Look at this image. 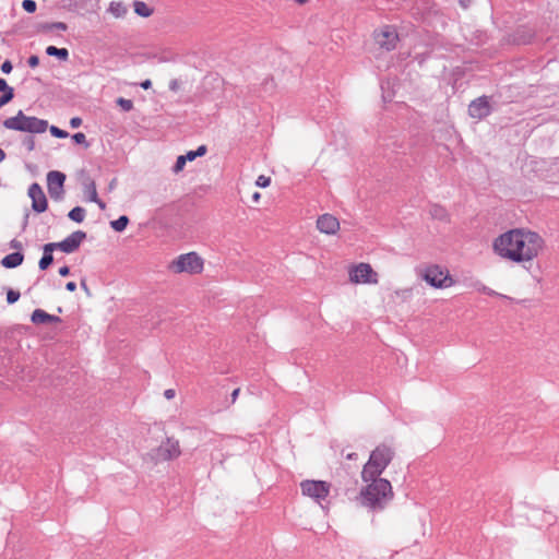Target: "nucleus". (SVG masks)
I'll return each mask as SVG.
<instances>
[{
	"mask_svg": "<svg viewBox=\"0 0 559 559\" xmlns=\"http://www.w3.org/2000/svg\"><path fill=\"white\" fill-rule=\"evenodd\" d=\"M349 281L354 284H377L379 282L377 272L369 263H358L349 269Z\"/></svg>",
	"mask_w": 559,
	"mask_h": 559,
	"instance_id": "6e6552de",
	"label": "nucleus"
},
{
	"mask_svg": "<svg viewBox=\"0 0 559 559\" xmlns=\"http://www.w3.org/2000/svg\"><path fill=\"white\" fill-rule=\"evenodd\" d=\"M432 217L438 219H445L448 217L447 211L439 205H433L430 211Z\"/></svg>",
	"mask_w": 559,
	"mask_h": 559,
	"instance_id": "393cba45",
	"label": "nucleus"
},
{
	"mask_svg": "<svg viewBox=\"0 0 559 559\" xmlns=\"http://www.w3.org/2000/svg\"><path fill=\"white\" fill-rule=\"evenodd\" d=\"M56 248L55 245H52V242L46 243L43 247V257L38 263L40 270H46L53 262L52 252Z\"/></svg>",
	"mask_w": 559,
	"mask_h": 559,
	"instance_id": "f3484780",
	"label": "nucleus"
},
{
	"mask_svg": "<svg viewBox=\"0 0 559 559\" xmlns=\"http://www.w3.org/2000/svg\"><path fill=\"white\" fill-rule=\"evenodd\" d=\"M59 274L61 276H68L70 274V269L69 266L64 265L62 267L59 269Z\"/></svg>",
	"mask_w": 559,
	"mask_h": 559,
	"instance_id": "de8ad7c7",
	"label": "nucleus"
},
{
	"mask_svg": "<svg viewBox=\"0 0 559 559\" xmlns=\"http://www.w3.org/2000/svg\"><path fill=\"white\" fill-rule=\"evenodd\" d=\"M23 145L27 148L28 152H32L35 148V140L33 136H26L23 140Z\"/></svg>",
	"mask_w": 559,
	"mask_h": 559,
	"instance_id": "72a5a7b5",
	"label": "nucleus"
},
{
	"mask_svg": "<svg viewBox=\"0 0 559 559\" xmlns=\"http://www.w3.org/2000/svg\"><path fill=\"white\" fill-rule=\"evenodd\" d=\"M73 140L78 144H86V136L84 133L79 132L73 135Z\"/></svg>",
	"mask_w": 559,
	"mask_h": 559,
	"instance_id": "c9c22d12",
	"label": "nucleus"
},
{
	"mask_svg": "<svg viewBox=\"0 0 559 559\" xmlns=\"http://www.w3.org/2000/svg\"><path fill=\"white\" fill-rule=\"evenodd\" d=\"M140 85L142 88L148 90L152 86V82H151V80H145Z\"/></svg>",
	"mask_w": 559,
	"mask_h": 559,
	"instance_id": "3c124183",
	"label": "nucleus"
},
{
	"mask_svg": "<svg viewBox=\"0 0 559 559\" xmlns=\"http://www.w3.org/2000/svg\"><path fill=\"white\" fill-rule=\"evenodd\" d=\"M394 450L385 444L378 445L369 456V460L364 465L360 476L361 477H381V474L389 466L394 457Z\"/></svg>",
	"mask_w": 559,
	"mask_h": 559,
	"instance_id": "7ed1b4c3",
	"label": "nucleus"
},
{
	"mask_svg": "<svg viewBox=\"0 0 559 559\" xmlns=\"http://www.w3.org/2000/svg\"><path fill=\"white\" fill-rule=\"evenodd\" d=\"M399 40V35L396 31L390 26H385L380 32L376 34V41L385 50L390 51L395 48L396 43Z\"/></svg>",
	"mask_w": 559,
	"mask_h": 559,
	"instance_id": "ddd939ff",
	"label": "nucleus"
},
{
	"mask_svg": "<svg viewBox=\"0 0 559 559\" xmlns=\"http://www.w3.org/2000/svg\"><path fill=\"white\" fill-rule=\"evenodd\" d=\"M22 8L28 12V13H33L36 11V8H37V4L34 0H24L22 2Z\"/></svg>",
	"mask_w": 559,
	"mask_h": 559,
	"instance_id": "bb28decb",
	"label": "nucleus"
},
{
	"mask_svg": "<svg viewBox=\"0 0 559 559\" xmlns=\"http://www.w3.org/2000/svg\"><path fill=\"white\" fill-rule=\"evenodd\" d=\"M330 484L323 480H304L300 483L302 495L321 503L330 493Z\"/></svg>",
	"mask_w": 559,
	"mask_h": 559,
	"instance_id": "1a4fd4ad",
	"label": "nucleus"
},
{
	"mask_svg": "<svg viewBox=\"0 0 559 559\" xmlns=\"http://www.w3.org/2000/svg\"><path fill=\"white\" fill-rule=\"evenodd\" d=\"M270 183H271L270 177H266V176H263V175L259 176L257 181H255V185L258 187H261V188H266V187L270 186Z\"/></svg>",
	"mask_w": 559,
	"mask_h": 559,
	"instance_id": "2f4dec72",
	"label": "nucleus"
},
{
	"mask_svg": "<svg viewBox=\"0 0 559 559\" xmlns=\"http://www.w3.org/2000/svg\"><path fill=\"white\" fill-rule=\"evenodd\" d=\"M424 280L435 288H448L454 284L449 272L439 265L428 266L424 273Z\"/></svg>",
	"mask_w": 559,
	"mask_h": 559,
	"instance_id": "0eeeda50",
	"label": "nucleus"
},
{
	"mask_svg": "<svg viewBox=\"0 0 559 559\" xmlns=\"http://www.w3.org/2000/svg\"><path fill=\"white\" fill-rule=\"evenodd\" d=\"M44 28L47 31H52V29L66 31L67 25L63 22H55V23L46 24L44 26Z\"/></svg>",
	"mask_w": 559,
	"mask_h": 559,
	"instance_id": "cd10ccee",
	"label": "nucleus"
},
{
	"mask_svg": "<svg viewBox=\"0 0 559 559\" xmlns=\"http://www.w3.org/2000/svg\"><path fill=\"white\" fill-rule=\"evenodd\" d=\"M317 228L323 234L335 235L340 229V222L334 215L326 213L318 217Z\"/></svg>",
	"mask_w": 559,
	"mask_h": 559,
	"instance_id": "2eb2a0df",
	"label": "nucleus"
},
{
	"mask_svg": "<svg viewBox=\"0 0 559 559\" xmlns=\"http://www.w3.org/2000/svg\"><path fill=\"white\" fill-rule=\"evenodd\" d=\"M545 246V239L540 234L520 227L507 230L495 238L492 250L503 260L526 264L537 259Z\"/></svg>",
	"mask_w": 559,
	"mask_h": 559,
	"instance_id": "f257e3e1",
	"label": "nucleus"
},
{
	"mask_svg": "<svg viewBox=\"0 0 559 559\" xmlns=\"http://www.w3.org/2000/svg\"><path fill=\"white\" fill-rule=\"evenodd\" d=\"M13 97L14 94H11L10 92L9 94H2V96L0 97V108L10 103L13 99Z\"/></svg>",
	"mask_w": 559,
	"mask_h": 559,
	"instance_id": "f704fd0d",
	"label": "nucleus"
},
{
	"mask_svg": "<svg viewBox=\"0 0 559 559\" xmlns=\"http://www.w3.org/2000/svg\"><path fill=\"white\" fill-rule=\"evenodd\" d=\"M10 247H11L12 249H15V250H21V249H22V242H21V241H19V240H16V239H13V240H11V242H10Z\"/></svg>",
	"mask_w": 559,
	"mask_h": 559,
	"instance_id": "37998d69",
	"label": "nucleus"
},
{
	"mask_svg": "<svg viewBox=\"0 0 559 559\" xmlns=\"http://www.w3.org/2000/svg\"><path fill=\"white\" fill-rule=\"evenodd\" d=\"M13 67H12V63L9 61V60H5L2 64H1V71L5 74H9L11 71H12Z\"/></svg>",
	"mask_w": 559,
	"mask_h": 559,
	"instance_id": "e433bc0d",
	"label": "nucleus"
},
{
	"mask_svg": "<svg viewBox=\"0 0 559 559\" xmlns=\"http://www.w3.org/2000/svg\"><path fill=\"white\" fill-rule=\"evenodd\" d=\"M46 53L48 56L57 57L60 60L66 61L69 57V51L66 48H57L56 46H48L46 48Z\"/></svg>",
	"mask_w": 559,
	"mask_h": 559,
	"instance_id": "aec40b11",
	"label": "nucleus"
},
{
	"mask_svg": "<svg viewBox=\"0 0 559 559\" xmlns=\"http://www.w3.org/2000/svg\"><path fill=\"white\" fill-rule=\"evenodd\" d=\"M117 105L121 107L123 111H130L133 109V103L130 99L119 97L117 99Z\"/></svg>",
	"mask_w": 559,
	"mask_h": 559,
	"instance_id": "a878e982",
	"label": "nucleus"
},
{
	"mask_svg": "<svg viewBox=\"0 0 559 559\" xmlns=\"http://www.w3.org/2000/svg\"><path fill=\"white\" fill-rule=\"evenodd\" d=\"M486 295L488 296H497V297H500V298H503V299H510V297L506 296V295H502L500 293H497L496 290L491 289L488 287L487 292L485 293Z\"/></svg>",
	"mask_w": 559,
	"mask_h": 559,
	"instance_id": "58836bf2",
	"label": "nucleus"
},
{
	"mask_svg": "<svg viewBox=\"0 0 559 559\" xmlns=\"http://www.w3.org/2000/svg\"><path fill=\"white\" fill-rule=\"evenodd\" d=\"M81 123H82V120L79 117H74L70 121V124H71L72 128H78V127L81 126Z\"/></svg>",
	"mask_w": 559,
	"mask_h": 559,
	"instance_id": "a18cd8bd",
	"label": "nucleus"
},
{
	"mask_svg": "<svg viewBox=\"0 0 559 559\" xmlns=\"http://www.w3.org/2000/svg\"><path fill=\"white\" fill-rule=\"evenodd\" d=\"M491 112L489 100L486 96L474 99L468 106V114L474 119H484Z\"/></svg>",
	"mask_w": 559,
	"mask_h": 559,
	"instance_id": "4468645a",
	"label": "nucleus"
},
{
	"mask_svg": "<svg viewBox=\"0 0 559 559\" xmlns=\"http://www.w3.org/2000/svg\"><path fill=\"white\" fill-rule=\"evenodd\" d=\"M175 395H176V392H175V390H174V389H167V390H165V392H164V396H165L167 400H171V399H174V397H175Z\"/></svg>",
	"mask_w": 559,
	"mask_h": 559,
	"instance_id": "c03bdc74",
	"label": "nucleus"
},
{
	"mask_svg": "<svg viewBox=\"0 0 559 559\" xmlns=\"http://www.w3.org/2000/svg\"><path fill=\"white\" fill-rule=\"evenodd\" d=\"M66 175L58 170H51L47 174V189L50 198L55 201L63 199Z\"/></svg>",
	"mask_w": 559,
	"mask_h": 559,
	"instance_id": "9d476101",
	"label": "nucleus"
},
{
	"mask_svg": "<svg viewBox=\"0 0 559 559\" xmlns=\"http://www.w3.org/2000/svg\"><path fill=\"white\" fill-rule=\"evenodd\" d=\"M239 392H240V389H235L233 392H231V402L235 403L238 395H239Z\"/></svg>",
	"mask_w": 559,
	"mask_h": 559,
	"instance_id": "603ef678",
	"label": "nucleus"
},
{
	"mask_svg": "<svg viewBox=\"0 0 559 559\" xmlns=\"http://www.w3.org/2000/svg\"><path fill=\"white\" fill-rule=\"evenodd\" d=\"M23 260L24 255L21 252H13L5 255L2 259L1 264L7 269H14L21 265L23 263Z\"/></svg>",
	"mask_w": 559,
	"mask_h": 559,
	"instance_id": "a211bd4d",
	"label": "nucleus"
},
{
	"mask_svg": "<svg viewBox=\"0 0 559 559\" xmlns=\"http://www.w3.org/2000/svg\"><path fill=\"white\" fill-rule=\"evenodd\" d=\"M169 270L176 274H199L203 270V260L195 252L183 253L169 264Z\"/></svg>",
	"mask_w": 559,
	"mask_h": 559,
	"instance_id": "39448f33",
	"label": "nucleus"
},
{
	"mask_svg": "<svg viewBox=\"0 0 559 559\" xmlns=\"http://www.w3.org/2000/svg\"><path fill=\"white\" fill-rule=\"evenodd\" d=\"M194 153L197 154V157L203 156L206 153V147L201 145L194 151Z\"/></svg>",
	"mask_w": 559,
	"mask_h": 559,
	"instance_id": "49530a36",
	"label": "nucleus"
},
{
	"mask_svg": "<svg viewBox=\"0 0 559 559\" xmlns=\"http://www.w3.org/2000/svg\"><path fill=\"white\" fill-rule=\"evenodd\" d=\"M27 62H28V66H29L31 68H35V67H37V66H38V63H39V59H38V57H37V56H31V57L28 58V61H27Z\"/></svg>",
	"mask_w": 559,
	"mask_h": 559,
	"instance_id": "ea45409f",
	"label": "nucleus"
},
{
	"mask_svg": "<svg viewBox=\"0 0 559 559\" xmlns=\"http://www.w3.org/2000/svg\"><path fill=\"white\" fill-rule=\"evenodd\" d=\"M49 130H50V133L53 136L59 138V139H64V138H67L69 135L67 131L61 130V129H59L58 127H55V126H51Z\"/></svg>",
	"mask_w": 559,
	"mask_h": 559,
	"instance_id": "7c9ffc66",
	"label": "nucleus"
},
{
	"mask_svg": "<svg viewBox=\"0 0 559 559\" xmlns=\"http://www.w3.org/2000/svg\"><path fill=\"white\" fill-rule=\"evenodd\" d=\"M28 197L32 199V209L36 213H43L47 210V198L41 187L37 182H34L29 186Z\"/></svg>",
	"mask_w": 559,
	"mask_h": 559,
	"instance_id": "f8f14e48",
	"label": "nucleus"
},
{
	"mask_svg": "<svg viewBox=\"0 0 559 559\" xmlns=\"http://www.w3.org/2000/svg\"><path fill=\"white\" fill-rule=\"evenodd\" d=\"M84 193L88 195V200L92 202V200H96L97 190L96 185L93 180H87L84 182Z\"/></svg>",
	"mask_w": 559,
	"mask_h": 559,
	"instance_id": "b1692460",
	"label": "nucleus"
},
{
	"mask_svg": "<svg viewBox=\"0 0 559 559\" xmlns=\"http://www.w3.org/2000/svg\"><path fill=\"white\" fill-rule=\"evenodd\" d=\"M260 198H261V194L259 192H254L253 195H252V200L254 202H258L260 200Z\"/></svg>",
	"mask_w": 559,
	"mask_h": 559,
	"instance_id": "864d4df0",
	"label": "nucleus"
},
{
	"mask_svg": "<svg viewBox=\"0 0 559 559\" xmlns=\"http://www.w3.org/2000/svg\"><path fill=\"white\" fill-rule=\"evenodd\" d=\"M365 486L359 492V501L362 507L372 511L383 510L393 499L394 492L391 483L382 477H361Z\"/></svg>",
	"mask_w": 559,
	"mask_h": 559,
	"instance_id": "f03ea898",
	"label": "nucleus"
},
{
	"mask_svg": "<svg viewBox=\"0 0 559 559\" xmlns=\"http://www.w3.org/2000/svg\"><path fill=\"white\" fill-rule=\"evenodd\" d=\"M129 223V218L126 215L120 216L116 221L110 222V226L115 231H123Z\"/></svg>",
	"mask_w": 559,
	"mask_h": 559,
	"instance_id": "5701e85b",
	"label": "nucleus"
},
{
	"mask_svg": "<svg viewBox=\"0 0 559 559\" xmlns=\"http://www.w3.org/2000/svg\"><path fill=\"white\" fill-rule=\"evenodd\" d=\"M181 454L179 441L174 438H167L159 447L150 452V457L155 462L170 461Z\"/></svg>",
	"mask_w": 559,
	"mask_h": 559,
	"instance_id": "423d86ee",
	"label": "nucleus"
},
{
	"mask_svg": "<svg viewBox=\"0 0 559 559\" xmlns=\"http://www.w3.org/2000/svg\"><path fill=\"white\" fill-rule=\"evenodd\" d=\"M32 322L35 324H49L60 322L61 319L59 317L47 313L41 309H36L32 313L31 318Z\"/></svg>",
	"mask_w": 559,
	"mask_h": 559,
	"instance_id": "dca6fc26",
	"label": "nucleus"
},
{
	"mask_svg": "<svg viewBox=\"0 0 559 559\" xmlns=\"http://www.w3.org/2000/svg\"><path fill=\"white\" fill-rule=\"evenodd\" d=\"M81 286L83 287V289H87L86 283L84 281L81 282Z\"/></svg>",
	"mask_w": 559,
	"mask_h": 559,
	"instance_id": "4d7b16f0",
	"label": "nucleus"
},
{
	"mask_svg": "<svg viewBox=\"0 0 559 559\" xmlns=\"http://www.w3.org/2000/svg\"><path fill=\"white\" fill-rule=\"evenodd\" d=\"M299 4L306 3L308 0H296Z\"/></svg>",
	"mask_w": 559,
	"mask_h": 559,
	"instance_id": "13d9d810",
	"label": "nucleus"
},
{
	"mask_svg": "<svg viewBox=\"0 0 559 559\" xmlns=\"http://www.w3.org/2000/svg\"><path fill=\"white\" fill-rule=\"evenodd\" d=\"M92 202L96 203L100 210H105L106 207V204L98 198V195L96 197V200H92Z\"/></svg>",
	"mask_w": 559,
	"mask_h": 559,
	"instance_id": "09e8293b",
	"label": "nucleus"
},
{
	"mask_svg": "<svg viewBox=\"0 0 559 559\" xmlns=\"http://www.w3.org/2000/svg\"><path fill=\"white\" fill-rule=\"evenodd\" d=\"M86 238V233L83 230L73 231L67 238L60 242H52L56 249L61 250L64 253H72L81 246L83 240Z\"/></svg>",
	"mask_w": 559,
	"mask_h": 559,
	"instance_id": "9b49d317",
	"label": "nucleus"
},
{
	"mask_svg": "<svg viewBox=\"0 0 559 559\" xmlns=\"http://www.w3.org/2000/svg\"><path fill=\"white\" fill-rule=\"evenodd\" d=\"M3 127L13 131L44 133L48 128V121L37 117L26 116L22 110H19L14 117L7 118L3 121Z\"/></svg>",
	"mask_w": 559,
	"mask_h": 559,
	"instance_id": "20e7f679",
	"label": "nucleus"
},
{
	"mask_svg": "<svg viewBox=\"0 0 559 559\" xmlns=\"http://www.w3.org/2000/svg\"><path fill=\"white\" fill-rule=\"evenodd\" d=\"M67 290L74 292L76 289V284L74 282H69L66 285Z\"/></svg>",
	"mask_w": 559,
	"mask_h": 559,
	"instance_id": "8fccbe9b",
	"label": "nucleus"
},
{
	"mask_svg": "<svg viewBox=\"0 0 559 559\" xmlns=\"http://www.w3.org/2000/svg\"><path fill=\"white\" fill-rule=\"evenodd\" d=\"M179 86H180L179 81H178V80H176V79H174V80H171V81L169 82V88H170L171 91H174V92L178 91V90H179Z\"/></svg>",
	"mask_w": 559,
	"mask_h": 559,
	"instance_id": "79ce46f5",
	"label": "nucleus"
},
{
	"mask_svg": "<svg viewBox=\"0 0 559 559\" xmlns=\"http://www.w3.org/2000/svg\"><path fill=\"white\" fill-rule=\"evenodd\" d=\"M187 162H192L197 158V154L194 151H189L187 154L182 155Z\"/></svg>",
	"mask_w": 559,
	"mask_h": 559,
	"instance_id": "a19ab883",
	"label": "nucleus"
},
{
	"mask_svg": "<svg viewBox=\"0 0 559 559\" xmlns=\"http://www.w3.org/2000/svg\"><path fill=\"white\" fill-rule=\"evenodd\" d=\"M187 160L185 159V157L182 155L178 156L177 157V160L174 165V173H180L183 168H185V165H186Z\"/></svg>",
	"mask_w": 559,
	"mask_h": 559,
	"instance_id": "c85d7f7f",
	"label": "nucleus"
},
{
	"mask_svg": "<svg viewBox=\"0 0 559 559\" xmlns=\"http://www.w3.org/2000/svg\"><path fill=\"white\" fill-rule=\"evenodd\" d=\"M108 12L115 17H122L127 14L128 9L121 1H112L109 4Z\"/></svg>",
	"mask_w": 559,
	"mask_h": 559,
	"instance_id": "6ab92c4d",
	"label": "nucleus"
},
{
	"mask_svg": "<svg viewBox=\"0 0 559 559\" xmlns=\"http://www.w3.org/2000/svg\"><path fill=\"white\" fill-rule=\"evenodd\" d=\"M0 92L3 94H14V91L11 86L8 85L7 81L2 78H0Z\"/></svg>",
	"mask_w": 559,
	"mask_h": 559,
	"instance_id": "473e14b6",
	"label": "nucleus"
},
{
	"mask_svg": "<svg viewBox=\"0 0 559 559\" xmlns=\"http://www.w3.org/2000/svg\"><path fill=\"white\" fill-rule=\"evenodd\" d=\"M356 456H357V454H356V453H349V454H347V459H348V460H355V459H356Z\"/></svg>",
	"mask_w": 559,
	"mask_h": 559,
	"instance_id": "6e6d98bb",
	"label": "nucleus"
},
{
	"mask_svg": "<svg viewBox=\"0 0 559 559\" xmlns=\"http://www.w3.org/2000/svg\"><path fill=\"white\" fill-rule=\"evenodd\" d=\"M5 158V153L2 148H0V163Z\"/></svg>",
	"mask_w": 559,
	"mask_h": 559,
	"instance_id": "5fc2aeb1",
	"label": "nucleus"
},
{
	"mask_svg": "<svg viewBox=\"0 0 559 559\" xmlns=\"http://www.w3.org/2000/svg\"><path fill=\"white\" fill-rule=\"evenodd\" d=\"M68 217L75 223H82L85 218V210L81 206H75L69 212Z\"/></svg>",
	"mask_w": 559,
	"mask_h": 559,
	"instance_id": "4be33fe9",
	"label": "nucleus"
},
{
	"mask_svg": "<svg viewBox=\"0 0 559 559\" xmlns=\"http://www.w3.org/2000/svg\"><path fill=\"white\" fill-rule=\"evenodd\" d=\"M133 7L134 12L140 16L148 17L153 13V10L143 1H134Z\"/></svg>",
	"mask_w": 559,
	"mask_h": 559,
	"instance_id": "412c9836",
	"label": "nucleus"
},
{
	"mask_svg": "<svg viewBox=\"0 0 559 559\" xmlns=\"http://www.w3.org/2000/svg\"><path fill=\"white\" fill-rule=\"evenodd\" d=\"M473 287L475 290L479 292V293H483L485 294L488 289V287L486 285H484L483 283L480 282H476L473 284Z\"/></svg>",
	"mask_w": 559,
	"mask_h": 559,
	"instance_id": "4c0bfd02",
	"label": "nucleus"
},
{
	"mask_svg": "<svg viewBox=\"0 0 559 559\" xmlns=\"http://www.w3.org/2000/svg\"><path fill=\"white\" fill-rule=\"evenodd\" d=\"M20 293L17 290L9 289L7 293V301L8 304L12 305L16 302L20 298Z\"/></svg>",
	"mask_w": 559,
	"mask_h": 559,
	"instance_id": "c756f323",
	"label": "nucleus"
}]
</instances>
